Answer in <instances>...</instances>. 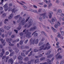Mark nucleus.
Listing matches in <instances>:
<instances>
[{
    "label": "nucleus",
    "mask_w": 64,
    "mask_h": 64,
    "mask_svg": "<svg viewBox=\"0 0 64 64\" xmlns=\"http://www.w3.org/2000/svg\"><path fill=\"white\" fill-rule=\"evenodd\" d=\"M46 45L45 44H44L42 46H40V49H39L38 50V51H41V50H48V49H50V48H51V46H46L44 48V46Z\"/></svg>",
    "instance_id": "f257e3e1"
},
{
    "label": "nucleus",
    "mask_w": 64,
    "mask_h": 64,
    "mask_svg": "<svg viewBox=\"0 0 64 64\" xmlns=\"http://www.w3.org/2000/svg\"><path fill=\"white\" fill-rule=\"evenodd\" d=\"M30 18L29 17L27 18L25 22V18H23L22 19L23 20H22L21 22V23L22 25H24L25 24V23H26V22H27L28 21V20Z\"/></svg>",
    "instance_id": "f03ea898"
},
{
    "label": "nucleus",
    "mask_w": 64,
    "mask_h": 64,
    "mask_svg": "<svg viewBox=\"0 0 64 64\" xmlns=\"http://www.w3.org/2000/svg\"><path fill=\"white\" fill-rule=\"evenodd\" d=\"M33 20H32L30 19L29 20L28 22V24H29V25L28 26V28H29L32 25V24H33Z\"/></svg>",
    "instance_id": "7ed1b4c3"
},
{
    "label": "nucleus",
    "mask_w": 64,
    "mask_h": 64,
    "mask_svg": "<svg viewBox=\"0 0 64 64\" xmlns=\"http://www.w3.org/2000/svg\"><path fill=\"white\" fill-rule=\"evenodd\" d=\"M18 60H19L20 61L18 62V63L20 64H23V61H22L20 60H23V57H21V56H18Z\"/></svg>",
    "instance_id": "20e7f679"
},
{
    "label": "nucleus",
    "mask_w": 64,
    "mask_h": 64,
    "mask_svg": "<svg viewBox=\"0 0 64 64\" xmlns=\"http://www.w3.org/2000/svg\"><path fill=\"white\" fill-rule=\"evenodd\" d=\"M60 53H61V52H59L56 55V58L57 59H62V56L60 55H59L58 57L57 56L58 55V54H60Z\"/></svg>",
    "instance_id": "39448f33"
},
{
    "label": "nucleus",
    "mask_w": 64,
    "mask_h": 64,
    "mask_svg": "<svg viewBox=\"0 0 64 64\" xmlns=\"http://www.w3.org/2000/svg\"><path fill=\"white\" fill-rule=\"evenodd\" d=\"M3 7L4 9H5V11H7L8 9V4L6 3L4 5Z\"/></svg>",
    "instance_id": "423d86ee"
},
{
    "label": "nucleus",
    "mask_w": 64,
    "mask_h": 64,
    "mask_svg": "<svg viewBox=\"0 0 64 64\" xmlns=\"http://www.w3.org/2000/svg\"><path fill=\"white\" fill-rule=\"evenodd\" d=\"M2 52L0 53V57H2L3 56V54H4L5 53V50L4 49H2Z\"/></svg>",
    "instance_id": "0eeeda50"
},
{
    "label": "nucleus",
    "mask_w": 64,
    "mask_h": 64,
    "mask_svg": "<svg viewBox=\"0 0 64 64\" xmlns=\"http://www.w3.org/2000/svg\"><path fill=\"white\" fill-rule=\"evenodd\" d=\"M46 12L44 13V14H40V16H43V19H45V18H46Z\"/></svg>",
    "instance_id": "6e6552de"
},
{
    "label": "nucleus",
    "mask_w": 64,
    "mask_h": 64,
    "mask_svg": "<svg viewBox=\"0 0 64 64\" xmlns=\"http://www.w3.org/2000/svg\"><path fill=\"white\" fill-rule=\"evenodd\" d=\"M37 27L36 26H34L33 27H32L30 28V31H34L36 29Z\"/></svg>",
    "instance_id": "1a4fd4ad"
},
{
    "label": "nucleus",
    "mask_w": 64,
    "mask_h": 64,
    "mask_svg": "<svg viewBox=\"0 0 64 64\" xmlns=\"http://www.w3.org/2000/svg\"><path fill=\"white\" fill-rule=\"evenodd\" d=\"M31 34V33L30 32H28L26 34V37H28V38H30L31 36L30 35Z\"/></svg>",
    "instance_id": "9d476101"
},
{
    "label": "nucleus",
    "mask_w": 64,
    "mask_h": 64,
    "mask_svg": "<svg viewBox=\"0 0 64 64\" xmlns=\"http://www.w3.org/2000/svg\"><path fill=\"white\" fill-rule=\"evenodd\" d=\"M35 39H32V38L30 39V42H31V44H34L35 43Z\"/></svg>",
    "instance_id": "9b49d317"
},
{
    "label": "nucleus",
    "mask_w": 64,
    "mask_h": 64,
    "mask_svg": "<svg viewBox=\"0 0 64 64\" xmlns=\"http://www.w3.org/2000/svg\"><path fill=\"white\" fill-rule=\"evenodd\" d=\"M0 41L1 42L2 44H3L4 43V44H3V46H5V43H6V42H4L5 40H3V38H1L0 39Z\"/></svg>",
    "instance_id": "f8f14e48"
},
{
    "label": "nucleus",
    "mask_w": 64,
    "mask_h": 64,
    "mask_svg": "<svg viewBox=\"0 0 64 64\" xmlns=\"http://www.w3.org/2000/svg\"><path fill=\"white\" fill-rule=\"evenodd\" d=\"M52 22H54V21L55 22H56V23L57 22V20H56V18H55V17L52 18Z\"/></svg>",
    "instance_id": "ddd939ff"
},
{
    "label": "nucleus",
    "mask_w": 64,
    "mask_h": 64,
    "mask_svg": "<svg viewBox=\"0 0 64 64\" xmlns=\"http://www.w3.org/2000/svg\"><path fill=\"white\" fill-rule=\"evenodd\" d=\"M50 2H51V1H50V0H48V2L50 3L49 4H48V9H49L50 8V7H51V6H52V4L50 3Z\"/></svg>",
    "instance_id": "4468645a"
},
{
    "label": "nucleus",
    "mask_w": 64,
    "mask_h": 64,
    "mask_svg": "<svg viewBox=\"0 0 64 64\" xmlns=\"http://www.w3.org/2000/svg\"><path fill=\"white\" fill-rule=\"evenodd\" d=\"M10 62L11 64H13V60L12 58L9 59V61H8V62Z\"/></svg>",
    "instance_id": "2eb2a0df"
},
{
    "label": "nucleus",
    "mask_w": 64,
    "mask_h": 64,
    "mask_svg": "<svg viewBox=\"0 0 64 64\" xmlns=\"http://www.w3.org/2000/svg\"><path fill=\"white\" fill-rule=\"evenodd\" d=\"M12 13L14 12V13H15L17 11V10H16V8H14L12 10Z\"/></svg>",
    "instance_id": "dca6fc26"
},
{
    "label": "nucleus",
    "mask_w": 64,
    "mask_h": 64,
    "mask_svg": "<svg viewBox=\"0 0 64 64\" xmlns=\"http://www.w3.org/2000/svg\"><path fill=\"white\" fill-rule=\"evenodd\" d=\"M4 29H6L7 30H9L10 29V26H8L7 27H6V26H4Z\"/></svg>",
    "instance_id": "f3484780"
},
{
    "label": "nucleus",
    "mask_w": 64,
    "mask_h": 64,
    "mask_svg": "<svg viewBox=\"0 0 64 64\" xmlns=\"http://www.w3.org/2000/svg\"><path fill=\"white\" fill-rule=\"evenodd\" d=\"M0 35H1L2 34V32H4V30L2 28H0Z\"/></svg>",
    "instance_id": "a211bd4d"
},
{
    "label": "nucleus",
    "mask_w": 64,
    "mask_h": 64,
    "mask_svg": "<svg viewBox=\"0 0 64 64\" xmlns=\"http://www.w3.org/2000/svg\"><path fill=\"white\" fill-rule=\"evenodd\" d=\"M53 14V12H50V15L49 16V17L50 18H52V14Z\"/></svg>",
    "instance_id": "6ab92c4d"
},
{
    "label": "nucleus",
    "mask_w": 64,
    "mask_h": 64,
    "mask_svg": "<svg viewBox=\"0 0 64 64\" xmlns=\"http://www.w3.org/2000/svg\"><path fill=\"white\" fill-rule=\"evenodd\" d=\"M32 48H30V50H29L28 51H27L26 52V55H27L28 54V52H30V51H31L32 50Z\"/></svg>",
    "instance_id": "aec40b11"
},
{
    "label": "nucleus",
    "mask_w": 64,
    "mask_h": 64,
    "mask_svg": "<svg viewBox=\"0 0 64 64\" xmlns=\"http://www.w3.org/2000/svg\"><path fill=\"white\" fill-rule=\"evenodd\" d=\"M24 60L25 61H27L29 60V58L28 57H26L24 58Z\"/></svg>",
    "instance_id": "412c9836"
},
{
    "label": "nucleus",
    "mask_w": 64,
    "mask_h": 64,
    "mask_svg": "<svg viewBox=\"0 0 64 64\" xmlns=\"http://www.w3.org/2000/svg\"><path fill=\"white\" fill-rule=\"evenodd\" d=\"M13 14H11L10 16L8 17V19H11V18H12L13 17Z\"/></svg>",
    "instance_id": "4be33fe9"
},
{
    "label": "nucleus",
    "mask_w": 64,
    "mask_h": 64,
    "mask_svg": "<svg viewBox=\"0 0 64 64\" xmlns=\"http://www.w3.org/2000/svg\"><path fill=\"white\" fill-rule=\"evenodd\" d=\"M6 41L8 42H9V41H12V39L11 38H7L6 39Z\"/></svg>",
    "instance_id": "5701e85b"
},
{
    "label": "nucleus",
    "mask_w": 64,
    "mask_h": 64,
    "mask_svg": "<svg viewBox=\"0 0 64 64\" xmlns=\"http://www.w3.org/2000/svg\"><path fill=\"white\" fill-rule=\"evenodd\" d=\"M20 41V40L19 39H18L16 40H15L13 41L12 43H16V42H19Z\"/></svg>",
    "instance_id": "b1692460"
},
{
    "label": "nucleus",
    "mask_w": 64,
    "mask_h": 64,
    "mask_svg": "<svg viewBox=\"0 0 64 64\" xmlns=\"http://www.w3.org/2000/svg\"><path fill=\"white\" fill-rule=\"evenodd\" d=\"M8 22V19H6L4 21V23L5 24H6Z\"/></svg>",
    "instance_id": "393cba45"
},
{
    "label": "nucleus",
    "mask_w": 64,
    "mask_h": 64,
    "mask_svg": "<svg viewBox=\"0 0 64 64\" xmlns=\"http://www.w3.org/2000/svg\"><path fill=\"white\" fill-rule=\"evenodd\" d=\"M34 61V60H31L30 61H29L28 62V64H31V62H33Z\"/></svg>",
    "instance_id": "a878e982"
},
{
    "label": "nucleus",
    "mask_w": 64,
    "mask_h": 64,
    "mask_svg": "<svg viewBox=\"0 0 64 64\" xmlns=\"http://www.w3.org/2000/svg\"><path fill=\"white\" fill-rule=\"evenodd\" d=\"M45 59V57H43L40 58V61H43V60H44Z\"/></svg>",
    "instance_id": "bb28decb"
},
{
    "label": "nucleus",
    "mask_w": 64,
    "mask_h": 64,
    "mask_svg": "<svg viewBox=\"0 0 64 64\" xmlns=\"http://www.w3.org/2000/svg\"><path fill=\"white\" fill-rule=\"evenodd\" d=\"M58 35L57 36V37L58 38H60L61 37V35H60V33L59 32H58Z\"/></svg>",
    "instance_id": "cd10ccee"
},
{
    "label": "nucleus",
    "mask_w": 64,
    "mask_h": 64,
    "mask_svg": "<svg viewBox=\"0 0 64 64\" xmlns=\"http://www.w3.org/2000/svg\"><path fill=\"white\" fill-rule=\"evenodd\" d=\"M20 15H18L14 17V19H18L20 17Z\"/></svg>",
    "instance_id": "c85d7f7f"
},
{
    "label": "nucleus",
    "mask_w": 64,
    "mask_h": 64,
    "mask_svg": "<svg viewBox=\"0 0 64 64\" xmlns=\"http://www.w3.org/2000/svg\"><path fill=\"white\" fill-rule=\"evenodd\" d=\"M51 51L49 50L48 51V53H46V55H49L50 54V53H51Z\"/></svg>",
    "instance_id": "c756f323"
},
{
    "label": "nucleus",
    "mask_w": 64,
    "mask_h": 64,
    "mask_svg": "<svg viewBox=\"0 0 64 64\" xmlns=\"http://www.w3.org/2000/svg\"><path fill=\"white\" fill-rule=\"evenodd\" d=\"M51 28L52 29V30H53L54 32H56V30L53 27H51Z\"/></svg>",
    "instance_id": "7c9ffc66"
},
{
    "label": "nucleus",
    "mask_w": 64,
    "mask_h": 64,
    "mask_svg": "<svg viewBox=\"0 0 64 64\" xmlns=\"http://www.w3.org/2000/svg\"><path fill=\"white\" fill-rule=\"evenodd\" d=\"M21 19H22V17H20L19 18V20H18L17 21V23H19V22H20V20H21Z\"/></svg>",
    "instance_id": "2f4dec72"
},
{
    "label": "nucleus",
    "mask_w": 64,
    "mask_h": 64,
    "mask_svg": "<svg viewBox=\"0 0 64 64\" xmlns=\"http://www.w3.org/2000/svg\"><path fill=\"white\" fill-rule=\"evenodd\" d=\"M14 52H13L12 53H10V56H12L13 55H14Z\"/></svg>",
    "instance_id": "473e14b6"
},
{
    "label": "nucleus",
    "mask_w": 64,
    "mask_h": 64,
    "mask_svg": "<svg viewBox=\"0 0 64 64\" xmlns=\"http://www.w3.org/2000/svg\"><path fill=\"white\" fill-rule=\"evenodd\" d=\"M33 52V51H31L30 53V54L28 55V57H30V56L31 55H32V52Z\"/></svg>",
    "instance_id": "72a5a7b5"
},
{
    "label": "nucleus",
    "mask_w": 64,
    "mask_h": 64,
    "mask_svg": "<svg viewBox=\"0 0 64 64\" xmlns=\"http://www.w3.org/2000/svg\"><path fill=\"white\" fill-rule=\"evenodd\" d=\"M39 62V59H36L35 60L34 63H37Z\"/></svg>",
    "instance_id": "f704fd0d"
},
{
    "label": "nucleus",
    "mask_w": 64,
    "mask_h": 64,
    "mask_svg": "<svg viewBox=\"0 0 64 64\" xmlns=\"http://www.w3.org/2000/svg\"><path fill=\"white\" fill-rule=\"evenodd\" d=\"M58 12L60 13H62V10L61 9H58Z\"/></svg>",
    "instance_id": "c9c22d12"
},
{
    "label": "nucleus",
    "mask_w": 64,
    "mask_h": 64,
    "mask_svg": "<svg viewBox=\"0 0 64 64\" xmlns=\"http://www.w3.org/2000/svg\"><path fill=\"white\" fill-rule=\"evenodd\" d=\"M9 43H10V44H9V45L10 46H14V44H11V42H9Z\"/></svg>",
    "instance_id": "e433bc0d"
},
{
    "label": "nucleus",
    "mask_w": 64,
    "mask_h": 64,
    "mask_svg": "<svg viewBox=\"0 0 64 64\" xmlns=\"http://www.w3.org/2000/svg\"><path fill=\"white\" fill-rule=\"evenodd\" d=\"M38 41L39 40L38 39L36 40L35 41V44H38Z\"/></svg>",
    "instance_id": "4c0bfd02"
},
{
    "label": "nucleus",
    "mask_w": 64,
    "mask_h": 64,
    "mask_svg": "<svg viewBox=\"0 0 64 64\" xmlns=\"http://www.w3.org/2000/svg\"><path fill=\"white\" fill-rule=\"evenodd\" d=\"M9 58V57H8V56L7 57H6V62H7Z\"/></svg>",
    "instance_id": "58836bf2"
},
{
    "label": "nucleus",
    "mask_w": 64,
    "mask_h": 64,
    "mask_svg": "<svg viewBox=\"0 0 64 64\" xmlns=\"http://www.w3.org/2000/svg\"><path fill=\"white\" fill-rule=\"evenodd\" d=\"M38 36V33H36L34 35V37H37Z\"/></svg>",
    "instance_id": "ea45409f"
},
{
    "label": "nucleus",
    "mask_w": 64,
    "mask_h": 64,
    "mask_svg": "<svg viewBox=\"0 0 64 64\" xmlns=\"http://www.w3.org/2000/svg\"><path fill=\"white\" fill-rule=\"evenodd\" d=\"M6 14L5 13H4L3 14H2V16L3 17H5V16H6Z\"/></svg>",
    "instance_id": "a19ab883"
},
{
    "label": "nucleus",
    "mask_w": 64,
    "mask_h": 64,
    "mask_svg": "<svg viewBox=\"0 0 64 64\" xmlns=\"http://www.w3.org/2000/svg\"><path fill=\"white\" fill-rule=\"evenodd\" d=\"M48 21H49V22L50 23L52 24H54V22H53L52 21H51V20H48Z\"/></svg>",
    "instance_id": "79ce46f5"
},
{
    "label": "nucleus",
    "mask_w": 64,
    "mask_h": 64,
    "mask_svg": "<svg viewBox=\"0 0 64 64\" xmlns=\"http://www.w3.org/2000/svg\"><path fill=\"white\" fill-rule=\"evenodd\" d=\"M42 34H44V35H45V36H47V35L46 34V33H45V32L43 31L42 32Z\"/></svg>",
    "instance_id": "37998d69"
},
{
    "label": "nucleus",
    "mask_w": 64,
    "mask_h": 64,
    "mask_svg": "<svg viewBox=\"0 0 64 64\" xmlns=\"http://www.w3.org/2000/svg\"><path fill=\"white\" fill-rule=\"evenodd\" d=\"M21 55L22 56H24V57H25L26 56L25 55L24 53H21Z\"/></svg>",
    "instance_id": "c03bdc74"
},
{
    "label": "nucleus",
    "mask_w": 64,
    "mask_h": 64,
    "mask_svg": "<svg viewBox=\"0 0 64 64\" xmlns=\"http://www.w3.org/2000/svg\"><path fill=\"white\" fill-rule=\"evenodd\" d=\"M15 37H16V36H15V35H12L11 36V37L12 38H15Z\"/></svg>",
    "instance_id": "a18cd8bd"
},
{
    "label": "nucleus",
    "mask_w": 64,
    "mask_h": 64,
    "mask_svg": "<svg viewBox=\"0 0 64 64\" xmlns=\"http://www.w3.org/2000/svg\"><path fill=\"white\" fill-rule=\"evenodd\" d=\"M24 34V33H23V32H21L20 33V36H23V35Z\"/></svg>",
    "instance_id": "49530a36"
},
{
    "label": "nucleus",
    "mask_w": 64,
    "mask_h": 64,
    "mask_svg": "<svg viewBox=\"0 0 64 64\" xmlns=\"http://www.w3.org/2000/svg\"><path fill=\"white\" fill-rule=\"evenodd\" d=\"M43 45V43L40 42L38 44V46H41V45Z\"/></svg>",
    "instance_id": "de8ad7c7"
},
{
    "label": "nucleus",
    "mask_w": 64,
    "mask_h": 64,
    "mask_svg": "<svg viewBox=\"0 0 64 64\" xmlns=\"http://www.w3.org/2000/svg\"><path fill=\"white\" fill-rule=\"evenodd\" d=\"M22 5V6H23V7H24V8L25 9H27V7L26 6H25L23 5V4Z\"/></svg>",
    "instance_id": "09e8293b"
},
{
    "label": "nucleus",
    "mask_w": 64,
    "mask_h": 64,
    "mask_svg": "<svg viewBox=\"0 0 64 64\" xmlns=\"http://www.w3.org/2000/svg\"><path fill=\"white\" fill-rule=\"evenodd\" d=\"M33 12L34 13H38V12H37V11L36 10H33Z\"/></svg>",
    "instance_id": "8fccbe9b"
},
{
    "label": "nucleus",
    "mask_w": 64,
    "mask_h": 64,
    "mask_svg": "<svg viewBox=\"0 0 64 64\" xmlns=\"http://www.w3.org/2000/svg\"><path fill=\"white\" fill-rule=\"evenodd\" d=\"M44 2H45L47 4H49V2H48L47 1V0H44Z\"/></svg>",
    "instance_id": "3c124183"
},
{
    "label": "nucleus",
    "mask_w": 64,
    "mask_h": 64,
    "mask_svg": "<svg viewBox=\"0 0 64 64\" xmlns=\"http://www.w3.org/2000/svg\"><path fill=\"white\" fill-rule=\"evenodd\" d=\"M52 56V55H51V54H50V55L48 56H47V57L48 58H50Z\"/></svg>",
    "instance_id": "603ef678"
},
{
    "label": "nucleus",
    "mask_w": 64,
    "mask_h": 64,
    "mask_svg": "<svg viewBox=\"0 0 64 64\" xmlns=\"http://www.w3.org/2000/svg\"><path fill=\"white\" fill-rule=\"evenodd\" d=\"M34 52H37L38 51V50L36 49H34Z\"/></svg>",
    "instance_id": "864d4df0"
},
{
    "label": "nucleus",
    "mask_w": 64,
    "mask_h": 64,
    "mask_svg": "<svg viewBox=\"0 0 64 64\" xmlns=\"http://www.w3.org/2000/svg\"><path fill=\"white\" fill-rule=\"evenodd\" d=\"M57 25L58 26H60L61 25L60 23L59 22H57Z\"/></svg>",
    "instance_id": "5fc2aeb1"
},
{
    "label": "nucleus",
    "mask_w": 64,
    "mask_h": 64,
    "mask_svg": "<svg viewBox=\"0 0 64 64\" xmlns=\"http://www.w3.org/2000/svg\"><path fill=\"white\" fill-rule=\"evenodd\" d=\"M28 41V39H27L25 41H24V43L26 44L27 43V42Z\"/></svg>",
    "instance_id": "6e6d98bb"
},
{
    "label": "nucleus",
    "mask_w": 64,
    "mask_h": 64,
    "mask_svg": "<svg viewBox=\"0 0 64 64\" xmlns=\"http://www.w3.org/2000/svg\"><path fill=\"white\" fill-rule=\"evenodd\" d=\"M17 2H18V3H19V4H20L22 5H23V4L21 2H19V1H18V0H17Z\"/></svg>",
    "instance_id": "4d7b16f0"
},
{
    "label": "nucleus",
    "mask_w": 64,
    "mask_h": 64,
    "mask_svg": "<svg viewBox=\"0 0 64 64\" xmlns=\"http://www.w3.org/2000/svg\"><path fill=\"white\" fill-rule=\"evenodd\" d=\"M3 7H0V11H2L3 10Z\"/></svg>",
    "instance_id": "13d9d810"
},
{
    "label": "nucleus",
    "mask_w": 64,
    "mask_h": 64,
    "mask_svg": "<svg viewBox=\"0 0 64 64\" xmlns=\"http://www.w3.org/2000/svg\"><path fill=\"white\" fill-rule=\"evenodd\" d=\"M9 6V7H11L12 6V3H10L8 5Z\"/></svg>",
    "instance_id": "bf43d9fd"
},
{
    "label": "nucleus",
    "mask_w": 64,
    "mask_h": 64,
    "mask_svg": "<svg viewBox=\"0 0 64 64\" xmlns=\"http://www.w3.org/2000/svg\"><path fill=\"white\" fill-rule=\"evenodd\" d=\"M23 44V42H22V40H21L20 41V45H22Z\"/></svg>",
    "instance_id": "052dcab7"
},
{
    "label": "nucleus",
    "mask_w": 64,
    "mask_h": 64,
    "mask_svg": "<svg viewBox=\"0 0 64 64\" xmlns=\"http://www.w3.org/2000/svg\"><path fill=\"white\" fill-rule=\"evenodd\" d=\"M42 11V10L41 9H40L38 10V12L39 13H40V12H41Z\"/></svg>",
    "instance_id": "680f3d73"
},
{
    "label": "nucleus",
    "mask_w": 64,
    "mask_h": 64,
    "mask_svg": "<svg viewBox=\"0 0 64 64\" xmlns=\"http://www.w3.org/2000/svg\"><path fill=\"white\" fill-rule=\"evenodd\" d=\"M28 25V24H26L24 25V28H26L27 26Z\"/></svg>",
    "instance_id": "e2e57ef3"
},
{
    "label": "nucleus",
    "mask_w": 64,
    "mask_h": 64,
    "mask_svg": "<svg viewBox=\"0 0 64 64\" xmlns=\"http://www.w3.org/2000/svg\"><path fill=\"white\" fill-rule=\"evenodd\" d=\"M40 20L41 21H42V17H40L39 18Z\"/></svg>",
    "instance_id": "0e129e2a"
},
{
    "label": "nucleus",
    "mask_w": 64,
    "mask_h": 64,
    "mask_svg": "<svg viewBox=\"0 0 64 64\" xmlns=\"http://www.w3.org/2000/svg\"><path fill=\"white\" fill-rule=\"evenodd\" d=\"M14 31L15 32H16V33H18V30H14Z\"/></svg>",
    "instance_id": "69168bd1"
},
{
    "label": "nucleus",
    "mask_w": 64,
    "mask_h": 64,
    "mask_svg": "<svg viewBox=\"0 0 64 64\" xmlns=\"http://www.w3.org/2000/svg\"><path fill=\"white\" fill-rule=\"evenodd\" d=\"M49 62H44L43 63H42V64H48Z\"/></svg>",
    "instance_id": "338daca9"
},
{
    "label": "nucleus",
    "mask_w": 64,
    "mask_h": 64,
    "mask_svg": "<svg viewBox=\"0 0 64 64\" xmlns=\"http://www.w3.org/2000/svg\"><path fill=\"white\" fill-rule=\"evenodd\" d=\"M38 56H39V57H43V55H42V54H40Z\"/></svg>",
    "instance_id": "774afa93"
}]
</instances>
